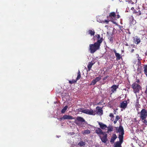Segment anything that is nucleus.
I'll use <instances>...</instances> for the list:
<instances>
[{
    "label": "nucleus",
    "instance_id": "f3484780",
    "mask_svg": "<svg viewBox=\"0 0 147 147\" xmlns=\"http://www.w3.org/2000/svg\"><path fill=\"white\" fill-rule=\"evenodd\" d=\"M76 120L78 121L82 122H85V120L82 117H77L76 118Z\"/></svg>",
    "mask_w": 147,
    "mask_h": 147
},
{
    "label": "nucleus",
    "instance_id": "4c0bfd02",
    "mask_svg": "<svg viewBox=\"0 0 147 147\" xmlns=\"http://www.w3.org/2000/svg\"><path fill=\"white\" fill-rule=\"evenodd\" d=\"M119 119H120V117H119V116L118 115H117L116 117L115 120L116 121H117Z\"/></svg>",
    "mask_w": 147,
    "mask_h": 147
},
{
    "label": "nucleus",
    "instance_id": "2eb2a0df",
    "mask_svg": "<svg viewBox=\"0 0 147 147\" xmlns=\"http://www.w3.org/2000/svg\"><path fill=\"white\" fill-rule=\"evenodd\" d=\"M118 88V86L116 85H113L111 86V88H112L111 91L113 93L115 91H116V89Z\"/></svg>",
    "mask_w": 147,
    "mask_h": 147
},
{
    "label": "nucleus",
    "instance_id": "58836bf2",
    "mask_svg": "<svg viewBox=\"0 0 147 147\" xmlns=\"http://www.w3.org/2000/svg\"><path fill=\"white\" fill-rule=\"evenodd\" d=\"M137 65H138V66H142L141 62L139 61H138Z\"/></svg>",
    "mask_w": 147,
    "mask_h": 147
},
{
    "label": "nucleus",
    "instance_id": "bb28decb",
    "mask_svg": "<svg viewBox=\"0 0 147 147\" xmlns=\"http://www.w3.org/2000/svg\"><path fill=\"white\" fill-rule=\"evenodd\" d=\"M81 77V73L80 72V70H79L78 73V76L76 79V80H79L80 79Z\"/></svg>",
    "mask_w": 147,
    "mask_h": 147
},
{
    "label": "nucleus",
    "instance_id": "a211bd4d",
    "mask_svg": "<svg viewBox=\"0 0 147 147\" xmlns=\"http://www.w3.org/2000/svg\"><path fill=\"white\" fill-rule=\"evenodd\" d=\"M98 124L100 125V127L103 129H105L107 127L106 125L102 123L99 122L98 123Z\"/></svg>",
    "mask_w": 147,
    "mask_h": 147
},
{
    "label": "nucleus",
    "instance_id": "393cba45",
    "mask_svg": "<svg viewBox=\"0 0 147 147\" xmlns=\"http://www.w3.org/2000/svg\"><path fill=\"white\" fill-rule=\"evenodd\" d=\"M115 55L116 57L117 60H119L122 58V57L121 56L120 54L118 53H116Z\"/></svg>",
    "mask_w": 147,
    "mask_h": 147
},
{
    "label": "nucleus",
    "instance_id": "9d476101",
    "mask_svg": "<svg viewBox=\"0 0 147 147\" xmlns=\"http://www.w3.org/2000/svg\"><path fill=\"white\" fill-rule=\"evenodd\" d=\"M117 138V136L115 134H113L110 141V142L113 143L115 140Z\"/></svg>",
    "mask_w": 147,
    "mask_h": 147
},
{
    "label": "nucleus",
    "instance_id": "f8f14e48",
    "mask_svg": "<svg viewBox=\"0 0 147 147\" xmlns=\"http://www.w3.org/2000/svg\"><path fill=\"white\" fill-rule=\"evenodd\" d=\"M63 118H64V119H74V117L72 116L67 115H64L63 116Z\"/></svg>",
    "mask_w": 147,
    "mask_h": 147
},
{
    "label": "nucleus",
    "instance_id": "dca6fc26",
    "mask_svg": "<svg viewBox=\"0 0 147 147\" xmlns=\"http://www.w3.org/2000/svg\"><path fill=\"white\" fill-rule=\"evenodd\" d=\"M122 143L118 142H116L114 144V147H122L121 144Z\"/></svg>",
    "mask_w": 147,
    "mask_h": 147
},
{
    "label": "nucleus",
    "instance_id": "a18cd8bd",
    "mask_svg": "<svg viewBox=\"0 0 147 147\" xmlns=\"http://www.w3.org/2000/svg\"><path fill=\"white\" fill-rule=\"evenodd\" d=\"M109 22V21L107 20H105L103 22V23H105L106 22L107 23H108Z\"/></svg>",
    "mask_w": 147,
    "mask_h": 147
},
{
    "label": "nucleus",
    "instance_id": "c9c22d12",
    "mask_svg": "<svg viewBox=\"0 0 147 147\" xmlns=\"http://www.w3.org/2000/svg\"><path fill=\"white\" fill-rule=\"evenodd\" d=\"M143 120V122L146 125H147V120L145 119L142 120Z\"/></svg>",
    "mask_w": 147,
    "mask_h": 147
},
{
    "label": "nucleus",
    "instance_id": "1a4fd4ad",
    "mask_svg": "<svg viewBox=\"0 0 147 147\" xmlns=\"http://www.w3.org/2000/svg\"><path fill=\"white\" fill-rule=\"evenodd\" d=\"M95 132L99 135V136H100L101 135H104L105 133L103 132L101 129L100 128H98L95 130Z\"/></svg>",
    "mask_w": 147,
    "mask_h": 147
},
{
    "label": "nucleus",
    "instance_id": "864d4df0",
    "mask_svg": "<svg viewBox=\"0 0 147 147\" xmlns=\"http://www.w3.org/2000/svg\"><path fill=\"white\" fill-rule=\"evenodd\" d=\"M113 112H114V114H116V111L115 110H114V111H113Z\"/></svg>",
    "mask_w": 147,
    "mask_h": 147
},
{
    "label": "nucleus",
    "instance_id": "f257e3e1",
    "mask_svg": "<svg viewBox=\"0 0 147 147\" xmlns=\"http://www.w3.org/2000/svg\"><path fill=\"white\" fill-rule=\"evenodd\" d=\"M100 40H97L96 42L89 45V51L90 53L93 54L97 50L99 49L100 46Z\"/></svg>",
    "mask_w": 147,
    "mask_h": 147
},
{
    "label": "nucleus",
    "instance_id": "aec40b11",
    "mask_svg": "<svg viewBox=\"0 0 147 147\" xmlns=\"http://www.w3.org/2000/svg\"><path fill=\"white\" fill-rule=\"evenodd\" d=\"M88 34H90L91 36H94L95 34L94 30H89L88 31Z\"/></svg>",
    "mask_w": 147,
    "mask_h": 147
},
{
    "label": "nucleus",
    "instance_id": "09e8293b",
    "mask_svg": "<svg viewBox=\"0 0 147 147\" xmlns=\"http://www.w3.org/2000/svg\"><path fill=\"white\" fill-rule=\"evenodd\" d=\"M113 52L115 53V55H116V53H117L116 50L115 49L113 50Z\"/></svg>",
    "mask_w": 147,
    "mask_h": 147
},
{
    "label": "nucleus",
    "instance_id": "c03bdc74",
    "mask_svg": "<svg viewBox=\"0 0 147 147\" xmlns=\"http://www.w3.org/2000/svg\"><path fill=\"white\" fill-rule=\"evenodd\" d=\"M109 77V76H107L106 77L104 78L103 79V80H106L107 78H108Z\"/></svg>",
    "mask_w": 147,
    "mask_h": 147
},
{
    "label": "nucleus",
    "instance_id": "603ef678",
    "mask_svg": "<svg viewBox=\"0 0 147 147\" xmlns=\"http://www.w3.org/2000/svg\"><path fill=\"white\" fill-rule=\"evenodd\" d=\"M131 9L133 10V11L134 10V7H132L131 8Z\"/></svg>",
    "mask_w": 147,
    "mask_h": 147
},
{
    "label": "nucleus",
    "instance_id": "5701e85b",
    "mask_svg": "<svg viewBox=\"0 0 147 147\" xmlns=\"http://www.w3.org/2000/svg\"><path fill=\"white\" fill-rule=\"evenodd\" d=\"M94 64V63H92L91 62H89L88 64V70L89 71L90 70L92 65Z\"/></svg>",
    "mask_w": 147,
    "mask_h": 147
},
{
    "label": "nucleus",
    "instance_id": "4d7b16f0",
    "mask_svg": "<svg viewBox=\"0 0 147 147\" xmlns=\"http://www.w3.org/2000/svg\"><path fill=\"white\" fill-rule=\"evenodd\" d=\"M99 103H98V105H99Z\"/></svg>",
    "mask_w": 147,
    "mask_h": 147
},
{
    "label": "nucleus",
    "instance_id": "473e14b6",
    "mask_svg": "<svg viewBox=\"0 0 147 147\" xmlns=\"http://www.w3.org/2000/svg\"><path fill=\"white\" fill-rule=\"evenodd\" d=\"M79 144L80 146H83L85 145V142H83V141H81L79 143Z\"/></svg>",
    "mask_w": 147,
    "mask_h": 147
},
{
    "label": "nucleus",
    "instance_id": "e433bc0d",
    "mask_svg": "<svg viewBox=\"0 0 147 147\" xmlns=\"http://www.w3.org/2000/svg\"><path fill=\"white\" fill-rule=\"evenodd\" d=\"M136 55L137 56V57L138 58V61H140V60H141V59L140 57H139V55L138 54H136Z\"/></svg>",
    "mask_w": 147,
    "mask_h": 147
},
{
    "label": "nucleus",
    "instance_id": "6ab92c4d",
    "mask_svg": "<svg viewBox=\"0 0 147 147\" xmlns=\"http://www.w3.org/2000/svg\"><path fill=\"white\" fill-rule=\"evenodd\" d=\"M136 107L137 111L138 110V109L140 107V105L139 104V100L138 99L136 101L135 104Z\"/></svg>",
    "mask_w": 147,
    "mask_h": 147
},
{
    "label": "nucleus",
    "instance_id": "4be33fe9",
    "mask_svg": "<svg viewBox=\"0 0 147 147\" xmlns=\"http://www.w3.org/2000/svg\"><path fill=\"white\" fill-rule=\"evenodd\" d=\"M96 37L98 39L97 40H100L101 42H100V44L102 43V42L103 39L102 38V37H100V36L99 34H97L96 36Z\"/></svg>",
    "mask_w": 147,
    "mask_h": 147
},
{
    "label": "nucleus",
    "instance_id": "39448f33",
    "mask_svg": "<svg viewBox=\"0 0 147 147\" xmlns=\"http://www.w3.org/2000/svg\"><path fill=\"white\" fill-rule=\"evenodd\" d=\"M103 135L104 136L102 137L101 136H99V137L102 142L104 143H105L108 140L107 134H104Z\"/></svg>",
    "mask_w": 147,
    "mask_h": 147
},
{
    "label": "nucleus",
    "instance_id": "412c9836",
    "mask_svg": "<svg viewBox=\"0 0 147 147\" xmlns=\"http://www.w3.org/2000/svg\"><path fill=\"white\" fill-rule=\"evenodd\" d=\"M142 70V66H138L137 69V73L138 74L141 73Z\"/></svg>",
    "mask_w": 147,
    "mask_h": 147
},
{
    "label": "nucleus",
    "instance_id": "9b49d317",
    "mask_svg": "<svg viewBox=\"0 0 147 147\" xmlns=\"http://www.w3.org/2000/svg\"><path fill=\"white\" fill-rule=\"evenodd\" d=\"M123 133L122 134H119V135L118 138L119 139V141H118L122 143L123 142Z\"/></svg>",
    "mask_w": 147,
    "mask_h": 147
},
{
    "label": "nucleus",
    "instance_id": "79ce46f5",
    "mask_svg": "<svg viewBox=\"0 0 147 147\" xmlns=\"http://www.w3.org/2000/svg\"><path fill=\"white\" fill-rule=\"evenodd\" d=\"M138 12H139V13L137 14V15H138V16H139L141 14V12L140 10H139Z\"/></svg>",
    "mask_w": 147,
    "mask_h": 147
},
{
    "label": "nucleus",
    "instance_id": "a19ab883",
    "mask_svg": "<svg viewBox=\"0 0 147 147\" xmlns=\"http://www.w3.org/2000/svg\"><path fill=\"white\" fill-rule=\"evenodd\" d=\"M145 93L146 95V97H147V85L146 86V90L145 91Z\"/></svg>",
    "mask_w": 147,
    "mask_h": 147
},
{
    "label": "nucleus",
    "instance_id": "de8ad7c7",
    "mask_svg": "<svg viewBox=\"0 0 147 147\" xmlns=\"http://www.w3.org/2000/svg\"><path fill=\"white\" fill-rule=\"evenodd\" d=\"M138 12L136 11L135 10H134V11H133V13H138Z\"/></svg>",
    "mask_w": 147,
    "mask_h": 147
},
{
    "label": "nucleus",
    "instance_id": "423d86ee",
    "mask_svg": "<svg viewBox=\"0 0 147 147\" xmlns=\"http://www.w3.org/2000/svg\"><path fill=\"white\" fill-rule=\"evenodd\" d=\"M133 42L136 44H138L141 42V40L138 36H136L133 37Z\"/></svg>",
    "mask_w": 147,
    "mask_h": 147
},
{
    "label": "nucleus",
    "instance_id": "cd10ccee",
    "mask_svg": "<svg viewBox=\"0 0 147 147\" xmlns=\"http://www.w3.org/2000/svg\"><path fill=\"white\" fill-rule=\"evenodd\" d=\"M144 73L147 77V65H145L144 67Z\"/></svg>",
    "mask_w": 147,
    "mask_h": 147
},
{
    "label": "nucleus",
    "instance_id": "b1692460",
    "mask_svg": "<svg viewBox=\"0 0 147 147\" xmlns=\"http://www.w3.org/2000/svg\"><path fill=\"white\" fill-rule=\"evenodd\" d=\"M90 131L89 129H86L83 131L82 133L83 135H86L87 134H89L90 133Z\"/></svg>",
    "mask_w": 147,
    "mask_h": 147
},
{
    "label": "nucleus",
    "instance_id": "c85d7f7f",
    "mask_svg": "<svg viewBox=\"0 0 147 147\" xmlns=\"http://www.w3.org/2000/svg\"><path fill=\"white\" fill-rule=\"evenodd\" d=\"M113 102L112 101H110L108 103V106L110 107H111L113 106Z\"/></svg>",
    "mask_w": 147,
    "mask_h": 147
},
{
    "label": "nucleus",
    "instance_id": "0eeeda50",
    "mask_svg": "<svg viewBox=\"0 0 147 147\" xmlns=\"http://www.w3.org/2000/svg\"><path fill=\"white\" fill-rule=\"evenodd\" d=\"M96 113L99 115H102L103 114V110L102 108L98 106L96 108Z\"/></svg>",
    "mask_w": 147,
    "mask_h": 147
},
{
    "label": "nucleus",
    "instance_id": "3c124183",
    "mask_svg": "<svg viewBox=\"0 0 147 147\" xmlns=\"http://www.w3.org/2000/svg\"><path fill=\"white\" fill-rule=\"evenodd\" d=\"M63 119H64V118H63V116L62 117L60 118V120H61Z\"/></svg>",
    "mask_w": 147,
    "mask_h": 147
},
{
    "label": "nucleus",
    "instance_id": "6e6552de",
    "mask_svg": "<svg viewBox=\"0 0 147 147\" xmlns=\"http://www.w3.org/2000/svg\"><path fill=\"white\" fill-rule=\"evenodd\" d=\"M127 103L126 101H123L120 104V107L123 109H125L127 107Z\"/></svg>",
    "mask_w": 147,
    "mask_h": 147
},
{
    "label": "nucleus",
    "instance_id": "7c9ffc66",
    "mask_svg": "<svg viewBox=\"0 0 147 147\" xmlns=\"http://www.w3.org/2000/svg\"><path fill=\"white\" fill-rule=\"evenodd\" d=\"M108 131L107 132L108 133L109 131H111L113 130V128L112 126L108 127H107Z\"/></svg>",
    "mask_w": 147,
    "mask_h": 147
},
{
    "label": "nucleus",
    "instance_id": "8fccbe9b",
    "mask_svg": "<svg viewBox=\"0 0 147 147\" xmlns=\"http://www.w3.org/2000/svg\"><path fill=\"white\" fill-rule=\"evenodd\" d=\"M117 121H116V120H115L114 121H113V123L114 124H116L117 123Z\"/></svg>",
    "mask_w": 147,
    "mask_h": 147
},
{
    "label": "nucleus",
    "instance_id": "20e7f679",
    "mask_svg": "<svg viewBox=\"0 0 147 147\" xmlns=\"http://www.w3.org/2000/svg\"><path fill=\"white\" fill-rule=\"evenodd\" d=\"M82 112L90 115H95L96 114L95 111H93L91 109H84L82 110Z\"/></svg>",
    "mask_w": 147,
    "mask_h": 147
},
{
    "label": "nucleus",
    "instance_id": "6e6d98bb",
    "mask_svg": "<svg viewBox=\"0 0 147 147\" xmlns=\"http://www.w3.org/2000/svg\"><path fill=\"white\" fill-rule=\"evenodd\" d=\"M125 45L126 46H128L129 45H128L127 44V43L126 44H125Z\"/></svg>",
    "mask_w": 147,
    "mask_h": 147
},
{
    "label": "nucleus",
    "instance_id": "f03ea898",
    "mask_svg": "<svg viewBox=\"0 0 147 147\" xmlns=\"http://www.w3.org/2000/svg\"><path fill=\"white\" fill-rule=\"evenodd\" d=\"M131 87L133 89L134 92L136 93L139 92L141 87L138 84L134 83L132 85Z\"/></svg>",
    "mask_w": 147,
    "mask_h": 147
},
{
    "label": "nucleus",
    "instance_id": "7ed1b4c3",
    "mask_svg": "<svg viewBox=\"0 0 147 147\" xmlns=\"http://www.w3.org/2000/svg\"><path fill=\"white\" fill-rule=\"evenodd\" d=\"M140 117L142 120L146 119L147 117V111L145 109H142L140 113Z\"/></svg>",
    "mask_w": 147,
    "mask_h": 147
},
{
    "label": "nucleus",
    "instance_id": "f704fd0d",
    "mask_svg": "<svg viewBox=\"0 0 147 147\" xmlns=\"http://www.w3.org/2000/svg\"><path fill=\"white\" fill-rule=\"evenodd\" d=\"M108 38L109 39L110 41V42H113V37L112 36H110L109 38Z\"/></svg>",
    "mask_w": 147,
    "mask_h": 147
},
{
    "label": "nucleus",
    "instance_id": "ddd939ff",
    "mask_svg": "<svg viewBox=\"0 0 147 147\" xmlns=\"http://www.w3.org/2000/svg\"><path fill=\"white\" fill-rule=\"evenodd\" d=\"M109 16L113 20L114 18H115V17H116V13L114 12H111L110 13Z\"/></svg>",
    "mask_w": 147,
    "mask_h": 147
},
{
    "label": "nucleus",
    "instance_id": "13d9d810",
    "mask_svg": "<svg viewBox=\"0 0 147 147\" xmlns=\"http://www.w3.org/2000/svg\"><path fill=\"white\" fill-rule=\"evenodd\" d=\"M116 13H117V11H116Z\"/></svg>",
    "mask_w": 147,
    "mask_h": 147
},
{
    "label": "nucleus",
    "instance_id": "37998d69",
    "mask_svg": "<svg viewBox=\"0 0 147 147\" xmlns=\"http://www.w3.org/2000/svg\"><path fill=\"white\" fill-rule=\"evenodd\" d=\"M120 16L118 14L116 16V17H115V18H120Z\"/></svg>",
    "mask_w": 147,
    "mask_h": 147
},
{
    "label": "nucleus",
    "instance_id": "2f4dec72",
    "mask_svg": "<svg viewBox=\"0 0 147 147\" xmlns=\"http://www.w3.org/2000/svg\"><path fill=\"white\" fill-rule=\"evenodd\" d=\"M101 76H99L98 77H96L94 80L97 82L99 81L101 79Z\"/></svg>",
    "mask_w": 147,
    "mask_h": 147
},
{
    "label": "nucleus",
    "instance_id": "5fc2aeb1",
    "mask_svg": "<svg viewBox=\"0 0 147 147\" xmlns=\"http://www.w3.org/2000/svg\"><path fill=\"white\" fill-rule=\"evenodd\" d=\"M134 51V49H132V50H131V53H132Z\"/></svg>",
    "mask_w": 147,
    "mask_h": 147
},
{
    "label": "nucleus",
    "instance_id": "c756f323",
    "mask_svg": "<svg viewBox=\"0 0 147 147\" xmlns=\"http://www.w3.org/2000/svg\"><path fill=\"white\" fill-rule=\"evenodd\" d=\"M77 81V80H76H76H69V83L72 84L73 83H76Z\"/></svg>",
    "mask_w": 147,
    "mask_h": 147
},
{
    "label": "nucleus",
    "instance_id": "4468645a",
    "mask_svg": "<svg viewBox=\"0 0 147 147\" xmlns=\"http://www.w3.org/2000/svg\"><path fill=\"white\" fill-rule=\"evenodd\" d=\"M118 131L119 133H121L120 134H122V133L124 134L123 129L121 125L119 126V129H118Z\"/></svg>",
    "mask_w": 147,
    "mask_h": 147
},
{
    "label": "nucleus",
    "instance_id": "a878e982",
    "mask_svg": "<svg viewBox=\"0 0 147 147\" xmlns=\"http://www.w3.org/2000/svg\"><path fill=\"white\" fill-rule=\"evenodd\" d=\"M67 106H65V107H64L63 109L61 111V113H64L65 112L66 110H67Z\"/></svg>",
    "mask_w": 147,
    "mask_h": 147
},
{
    "label": "nucleus",
    "instance_id": "49530a36",
    "mask_svg": "<svg viewBox=\"0 0 147 147\" xmlns=\"http://www.w3.org/2000/svg\"><path fill=\"white\" fill-rule=\"evenodd\" d=\"M119 27L120 30H121L122 28H123V27L122 26L120 25H119Z\"/></svg>",
    "mask_w": 147,
    "mask_h": 147
},
{
    "label": "nucleus",
    "instance_id": "72a5a7b5",
    "mask_svg": "<svg viewBox=\"0 0 147 147\" xmlns=\"http://www.w3.org/2000/svg\"><path fill=\"white\" fill-rule=\"evenodd\" d=\"M97 82L95 80H92V82L91 83V85H94Z\"/></svg>",
    "mask_w": 147,
    "mask_h": 147
},
{
    "label": "nucleus",
    "instance_id": "ea45409f",
    "mask_svg": "<svg viewBox=\"0 0 147 147\" xmlns=\"http://www.w3.org/2000/svg\"><path fill=\"white\" fill-rule=\"evenodd\" d=\"M109 116L111 118H113L114 117V115L112 113H110L109 114Z\"/></svg>",
    "mask_w": 147,
    "mask_h": 147
}]
</instances>
